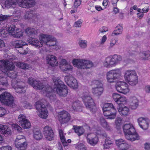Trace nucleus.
Here are the masks:
<instances>
[{"label":"nucleus","mask_w":150,"mask_h":150,"mask_svg":"<svg viewBox=\"0 0 150 150\" xmlns=\"http://www.w3.org/2000/svg\"><path fill=\"white\" fill-rule=\"evenodd\" d=\"M65 80L67 85L73 89H76L78 87L77 81L71 75L66 76Z\"/></svg>","instance_id":"19"},{"label":"nucleus","mask_w":150,"mask_h":150,"mask_svg":"<svg viewBox=\"0 0 150 150\" xmlns=\"http://www.w3.org/2000/svg\"><path fill=\"white\" fill-rule=\"evenodd\" d=\"M19 124L24 129L30 128L31 124L30 121L26 118L25 115L22 114H20L18 119Z\"/></svg>","instance_id":"17"},{"label":"nucleus","mask_w":150,"mask_h":150,"mask_svg":"<svg viewBox=\"0 0 150 150\" xmlns=\"http://www.w3.org/2000/svg\"><path fill=\"white\" fill-rule=\"evenodd\" d=\"M103 110L107 119H114L115 117L117 110L112 103H105L103 107Z\"/></svg>","instance_id":"8"},{"label":"nucleus","mask_w":150,"mask_h":150,"mask_svg":"<svg viewBox=\"0 0 150 150\" xmlns=\"http://www.w3.org/2000/svg\"><path fill=\"white\" fill-rule=\"evenodd\" d=\"M14 67V64L12 62L7 60L3 59L0 61V68L2 69V71L0 70V85L5 86H8V84L7 79L4 77L6 73L8 76L13 79L12 80L14 79H16L17 75L16 72H8L9 70L11 71L13 70Z\"/></svg>","instance_id":"1"},{"label":"nucleus","mask_w":150,"mask_h":150,"mask_svg":"<svg viewBox=\"0 0 150 150\" xmlns=\"http://www.w3.org/2000/svg\"><path fill=\"white\" fill-rule=\"evenodd\" d=\"M76 148L78 150H86L85 146L82 143H78L74 145Z\"/></svg>","instance_id":"49"},{"label":"nucleus","mask_w":150,"mask_h":150,"mask_svg":"<svg viewBox=\"0 0 150 150\" xmlns=\"http://www.w3.org/2000/svg\"><path fill=\"white\" fill-rule=\"evenodd\" d=\"M0 133L8 136L11 135L12 132L10 128L7 126L0 124Z\"/></svg>","instance_id":"29"},{"label":"nucleus","mask_w":150,"mask_h":150,"mask_svg":"<svg viewBox=\"0 0 150 150\" xmlns=\"http://www.w3.org/2000/svg\"><path fill=\"white\" fill-rule=\"evenodd\" d=\"M137 121L140 127L142 129L146 130L149 128L150 121L148 118L140 117L137 119Z\"/></svg>","instance_id":"21"},{"label":"nucleus","mask_w":150,"mask_h":150,"mask_svg":"<svg viewBox=\"0 0 150 150\" xmlns=\"http://www.w3.org/2000/svg\"><path fill=\"white\" fill-rule=\"evenodd\" d=\"M122 60L120 55L115 54L106 57L102 61V64L105 68H110L115 67Z\"/></svg>","instance_id":"6"},{"label":"nucleus","mask_w":150,"mask_h":150,"mask_svg":"<svg viewBox=\"0 0 150 150\" xmlns=\"http://www.w3.org/2000/svg\"><path fill=\"white\" fill-rule=\"evenodd\" d=\"M59 133L61 140L63 145L64 146H67L68 145L67 142L70 143L71 142V140L69 139L67 140V142L65 136L66 133H64L62 129L59 130Z\"/></svg>","instance_id":"30"},{"label":"nucleus","mask_w":150,"mask_h":150,"mask_svg":"<svg viewBox=\"0 0 150 150\" xmlns=\"http://www.w3.org/2000/svg\"><path fill=\"white\" fill-rule=\"evenodd\" d=\"M70 107V110H78L80 109L82 106V105L81 102L79 100L74 101L72 100H69L68 102Z\"/></svg>","instance_id":"26"},{"label":"nucleus","mask_w":150,"mask_h":150,"mask_svg":"<svg viewBox=\"0 0 150 150\" xmlns=\"http://www.w3.org/2000/svg\"><path fill=\"white\" fill-rule=\"evenodd\" d=\"M73 65L81 69H89L93 66V63L89 60L74 59L72 61Z\"/></svg>","instance_id":"11"},{"label":"nucleus","mask_w":150,"mask_h":150,"mask_svg":"<svg viewBox=\"0 0 150 150\" xmlns=\"http://www.w3.org/2000/svg\"><path fill=\"white\" fill-rule=\"evenodd\" d=\"M6 113V110L3 107H0V117L4 116Z\"/></svg>","instance_id":"61"},{"label":"nucleus","mask_w":150,"mask_h":150,"mask_svg":"<svg viewBox=\"0 0 150 150\" xmlns=\"http://www.w3.org/2000/svg\"><path fill=\"white\" fill-rule=\"evenodd\" d=\"M33 138L37 140L41 139L43 137L41 131L40 130H34L33 132Z\"/></svg>","instance_id":"40"},{"label":"nucleus","mask_w":150,"mask_h":150,"mask_svg":"<svg viewBox=\"0 0 150 150\" xmlns=\"http://www.w3.org/2000/svg\"><path fill=\"white\" fill-rule=\"evenodd\" d=\"M69 63L68 62H67V60L65 59H62L59 62V68L62 67V68H63V67L66 64H67Z\"/></svg>","instance_id":"53"},{"label":"nucleus","mask_w":150,"mask_h":150,"mask_svg":"<svg viewBox=\"0 0 150 150\" xmlns=\"http://www.w3.org/2000/svg\"><path fill=\"white\" fill-rule=\"evenodd\" d=\"M115 88L117 92L124 94L129 93L130 91L128 84L123 81L117 82L115 85Z\"/></svg>","instance_id":"15"},{"label":"nucleus","mask_w":150,"mask_h":150,"mask_svg":"<svg viewBox=\"0 0 150 150\" xmlns=\"http://www.w3.org/2000/svg\"><path fill=\"white\" fill-rule=\"evenodd\" d=\"M7 33V30H6L5 27L0 28V36H2L4 37V35H5Z\"/></svg>","instance_id":"57"},{"label":"nucleus","mask_w":150,"mask_h":150,"mask_svg":"<svg viewBox=\"0 0 150 150\" xmlns=\"http://www.w3.org/2000/svg\"><path fill=\"white\" fill-rule=\"evenodd\" d=\"M14 64L23 69H28L29 67V65L24 62L15 63Z\"/></svg>","instance_id":"44"},{"label":"nucleus","mask_w":150,"mask_h":150,"mask_svg":"<svg viewBox=\"0 0 150 150\" xmlns=\"http://www.w3.org/2000/svg\"><path fill=\"white\" fill-rule=\"evenodd\" d=\"M75 132L79 136H80L83 134L84 130L82 127L79 126H75L74 127Z\"/></svg>","instance_id":"39"},{"label":"nucleus","mask_w":150,"mask_h":150,"mask_svg":"<svg viewBox=\"0 0 150 150\" xmlns=\"http://www.w3.org/2000/svg\"><path fill=\"white\" fill-rule=\"evenodd\" d=\"M59 68L62 71L66 73L72 71L73 67L69 63L63 67L62 68L61 67Z\"/></svg>","instance_id":"41"},{"label":"nucleus","mask_w":150,"mask_h":150,"mask_svg":"<svg viewBox=\"0 0 150 150\" xmlns=\"http://www.w3.org/2000/svg\"><path fill=\"white\" fill-rule=\"evenodd\" d=\"M123 30L122 25H118L115 28L112 34V36L122 34Z\"/></svg>","instance_id":"35"},{"label":"nucleus","mask_w":150,"mask_h":150,"mask_svg":"<svg viewBox=\"0 0 150 150\" xmlns=\"http://www.w3.org/2000/svg\"><path fill=\"white\" fill-rule=\"evenodd\" d=\"M96 133L98 135H100L106 138L104 144H103V149H108L112 146L113 144L112 141L110 137H107L106 134H103L100 131H98Z\"/></svg>","instance_id":"22"},{"label":"nucleus","mask_w":150,"mask_h":150,"mask_svg":"<svg viewBox=\"0 0 150 150\" xmlns=\"http://www.w3.org/2000/svg\"><path fill=\"white\" fill-rule=\"evenodd\" d=\"M54 85V90L60 96L65 97L68 93L67 87L59 79L55 77L52 79Z\"/></svg>","instance_id":"5"},{"label":"nucleus","mask_w":150,"mask_h":150,"mask_svg":"<svg viewBox=\"0 0 150 150\" xmlns=\"http://www.w3.org/2000/svg\"><path fill=\"white\" fill-rule=\"evenodd\" d=\"M88 91L83 92L81 95L86 108L92 112H93L96 109V106L92 98L89 95Z\"/></svg>","instance_id":"7"},{"label":"nucleus","mask_w":150,"mask_h":150,"mask_svg":"<svg viewBox=\"0 0 150 150\" xmlns=\"http://www.w3.org/2000/svg\"><path fill=\"white\" fill-rule=\"evenodd\" d=\"M99 31L100 33H103L108 31V28L106 27L103 26L100 28Z\"/></svg>","instance_id":"62"},{"label":"nucleus","mask_w":150,"mask_h":150,"mask_svg":"<svg viewBox=\"0 0 150 150\" xmlns=\"http://www.w3.org/2000/svg\"><path fill=\"white\" fill-rule=\"evenodd\" d=\"M45 59L47 64L52 67L57 66L58 64L57 58L54 55L49 54L47 55Z\"/></svg>","instance_id":"25"},{"label":"nucleus","mask_w":150,"mask_h":150,"mask_svg":"<svg viewBox=\"0 0 150 150\" xmlns=\"http://www.w3.org/2000/svg\"><path fill=\"white\" fill-rule=\"evenodd\" d=\"M26 141L25 137L22 135H18L17 136L15 141V144L18 146V143Z\"/></svg>","instance_id":"46"},{"label":"nucleus","mask_w":150,"mask_h":150,"mask_svg":"<svg viewBox=\"0 0 150 150\" xmlns=\"http://www.w3.org/2000/svg\"><path fill=\"white\" fill-rule=\"evenodd\" d=\"M43 133L45 138L47 140L50 141L54 139V133L50 127H45L44 128Z\"/></svg>","instance_id":"23"},{"label":"nucleus","mask_w":150,"mask_h":150,"mask_svg":"<svg viewBox=\"0 0 150 150\" xmlns=\"http://www.w3.org/2000/svg\"><path fill=\"white\" fill-rule=\"evenodd\" d=\"M82 21L81 20H79L76 22L74 24V26L75 27H80L81 26Z\"/></svg>","instance_id":"59"},{"label":"nucleus","mask_w":150,"mask_h":150,"mask_svg":"<svg viewBox=\"0 0 150 150\" xmlns=\"http://www.w3.org/2000/svg\"><path fill=\"white\" fill-rule=\"evenodd\" d=\"M144 90L146 93H149L150 92V85H147L146 86Z\"/></svg>","instance_id":"64"},{"label":"nucleus","mask_w":150,"mask_h":150,"mask_svg":"<svg viewBox=\"0 0 150 150\" xmlns=\"http://www.w3.org/2000/svg\"><path fill=\"white\" fill-rule=\"evenodd\" d=\"M0 150H12V148L11 146H5L0 147Z\"/></svg>","instance_id":"60"},{"label":"nucleus","mask_w":150,"mask_h":150,"mask_svg":"<svg viewBox=\"0 0 150 150\" xmlns=\"http://www.w3.org/2000/svg\"><path fill=\"white\" fill-rule=\"evenodd\" d=\"M124 78L132 86L136 85L138 82V77L135 71L128 70L124 73Z\"/></svg>","instance_id":"10"},{"label":"nucleus","mask_w":150,"mask_h":150,"mask_svg":"<svg viewBox=\"0 0 150 150\" xmlns=\"http://www.w3.org/2000/svg\"><path fill=\"white\" fill-rule=\"evenodd\" d=\"M39 40L37 39L32 38V43L38 48L42 47L43 45L50 47L52 41H55V38L53 36L48 34H40L38 36Z\"/></svg>","instance_id":"3"},{"label":"nucleus","mask_w":150,"mask_h":150,"mask_svg":"<svg viewBox=\"0 0 150 150\" xmlns=\"http://www.w3.org/2000/svg\"><path fill=\"white\" fill-rule=\"evenodd\" d=\"M18 146H17L16 144H15L16 147L19 149L24 150L25 149L27 146V143L26 141L19 142L18 143Z\"/></svg>","instance_id":"45"},{"label":"nucleus","mask_w":150,"mask_h":150,"mask_svg":"<svg viewBox=\"0 0 150 150\" xmlns=\"http://www.w3.org/2000/svg\"><path fill=\"white\" fill-rule=\"evenodd\" d=\"M117 42V40L115 38H113L111 39L110 41V45L108 47L110 49L112 48Z\"/></svg>","instance_id":"52"},{"label":"nucleus","mask_w":150,"mask_h":150,"mask_svg":"<svg viewBox=\"0 0 150 150\" xmlns=\"http://www.w3.org/2000/svg\"><path fill=\"white\" fill-rule=\"evenodd\" d=\"M11 85L16 91L19 93H24L26 91L25 84L20 79H13L11 81Z\"/></svg>","instance_id":"14"},{"label":"nucleus","mask_w":150,"mask_h":150,"mask_svg":"<svg viewBox=\"0 0 150 150\" xmlns=\"http://www.w3.org/2000/svg\"><path fill=\"white\" fill-rule=\"evenodd\" d=\"M14 98L9 93L5 92L0 95V102L4 105H13Z\"/></svg>","instance_id":"13"},{"label":"nucleus","mask_w":150,"mask_h":150,"mask_svg":"<svg viewBox=\"0 0 150 150\" xmlns=\"http://www.w3.org/2000/svg\"><path fill=\"white\" fill-rule=\"evenodd\" d=\"M51 44L53 45H52L51 46H53L54 47V48L56 50H58L59 49L60 47L58 45V43L56 39L55 38V41H52V43H51Z\"/></svg>","instance_id":"54"},{"label":"nucleus","mask_w":150,"mask_h":150,"mask_svg":"<svg viewBox=\"0 0 150 150\" xmlns=\"http://www.w3.org/2000/svg\"><path fill=\"white\" fill-rule=\"evenodd\" d=\"M123 128L125 136L131 133H134L135 132V130L134 126L131 124H125L123 126Z\"/></svg>","instance_id":"27"},{"label":"nucleus","mask_w":150,"mask_h":150,"mask_svg":"<svg viewBox=\"0 0 150 150\" xmlns=\"http://www.w3.org/2000/svg\"><path fill=\"white\" fill-rule=\"evenodd\" d=\"M120 95L117 93H114L112 95V97L114 100L117 103V101L120 98Z\"/></svg>","instance_id":"56"},{"label":"nucleus","mask_w":150,"mask_h":150,"mask_svg":"<svg viewBox=\"0 0 150 150\" xmlns=\"http://www.w3.org/2000/svg\"><path fill=\"white\" fill-rule=\"evenodd\" d=\"M94 83L96 87L92 88V92L95 95L99 96L102 94L103 91V84L101 81L98 80L95 81Z\"/></svg>","instance_id":"16"},{"label":"nucleus","mask_w":150,"mask_h":150,"mask_svg":"<svg viewBox=\"0 0 150 150\" xmlns=\"http://www.w3.org/2000/svg\"><path fill=\"white\" fill-rule=\"evenodd\" d=\"M140 59L142 60H148L150 59V51L143 52L139 54Z\"/></svg>","instance_id":"34"},{"label":"nucleus","mask_w":150,"mask_h":150,"mask_svg":"<svg viewBox=\"0 0 150 150\" xmlns=\"http://www.w3.org/2000/svg\"><path fill=\"white\" fill-rule=\"evenodd\" d=\"M107 39V37L106 35H103L101 38V41L99 44V46L100 47L102 46L105 44L106 41Z\"/></svg>","instance_id":"55"},{"label":"nucleus","mask_w":150,"mask_h":150,"mask_svg":"<svg viewBox=\"0 0 150 150\" xmlns=\"http://www.w3.org/2000/svg\"><path fill=\"white\" fill-rule=\"evenodd\" d=\"M129 107L132 109H136L139 105V101L135 96L130 97L129 99Z\"/></svg>","instance_id":"28"},{"label":"nucleus","mask_w":150,"mask_h":150,"mask_svg":"<svg viewBox=\"0 0 150 150\" xmlns=\"http://www.w3.org/2000/svg\"><path fill=\"white\" fill-rule=\"evenodd\" d=\"M23 8H29L36 4L35 0H5V5L7 8H15L17 4Z\"/></svg>","instance_id":"4"},{"label":"nucleus","mask_w":150,"mask_h":150,"mask_svg":"<svg viewBox=\"0 0 150 150\" xmlns=\"http://www.w3.org/2000/svg\"><path fill=\"white\" fill-rule=\"evenodd\" d=\"M79 44L81 48H85L87 46V41L85 40H79Z\"/></svg>","instance_id":"48"},{"label":"nucleus","mask_w":150,"mask_h":150,"mask_svg":"<svg viewBox=\"0 0 150 150\" xmlns=\"http://www.w3.org/2000/svg\"><path fill=\"white\" fill-rule=\"evenodd\" d=\"M12 128L16 130L19 132H22V128L18 124H13L11 125Z\"/></svg>","instance_id":"51"},{"label":"nucleus","mask_w":150,"mask_h":150,"mask_svg":"<svg viewBox=\"0 0 150 150\" xmlns=\"http://www.w3.org/2000/svg\"><path fill=\"white\" fill-rule=\"evenodd\" d=\"M35 106L38 110V116L43 119H47L48 115V111L45 105L40 101L36 102Z\"/></svg>","instance_id":"12"},{"label":"nucleus","mask_w":150,"mask_h":150,"mask_svg":"<svg viewBox=\"0 0 150 150\" xmlns=\"http://www.w3.org/2000/svg\"><path fill=\"white\" fill-rule=\"evenodd\" d=\"M16 28L15 26L13 25H8L6 27V29L7 31L12 36Z\"/></svg>","instance_id":"42"},{"label":"nucleus","mask_w":150,"mask_h":150,"mask_svg":"<svg viewBox=\"0 0 150 150\" xmlns=\"http://www.w3.org/2000/svg\"><path fill=\"white\" fill-rule=\"evenodd\" d=\"M27 35L29 37H32L37 33V31L33 28H28L25 30Z\"/></svg>","instance_id":"38"},{"label":"nucleus","mask_w":150,"mask_h":150,"mask_svg":"<svg viewBox=\"0 0 150 150\" xmlns=\"http://www.w3.org/2000/svg\"><path fill=\"white\" fill-rule=\"evenodd\" d=\"M115 123L116 128L117 129H120L122 124V118L121 117H117L115 120Z\"/></svg>","instance_id":"50"},{"label":"nucleus","mask_w":150,"mask_h":150,"mask_svg":"<svg viewBox=\"0 0 150 150\" xmlns=\"http://www.w3.org/2000/svg\"><path fill=\"white\" fill-rule=\"evenodd\" d=\"M118 110L121 115L127 116L129 114V109L126 106L124 107H119L117 108Z\"/></svg>","instance_id":"31"},{"label":"nucleus","mask_w":150,"mask_h":150,"mask_svg":"<svg viewBox=\"0 0 150 150\" xmlns=\"http://www.w3.org/2000/svg\"><path fill=\"white\" fill-rule=\"evenodd\" d=\"M35 13L33 11H27L25 13L24 18L25 19L30 20L31 19H34L36 17Z\"/></svg>","instance_id":"37"},{"label":"nucleus","mask_w":150,"mask_h":150,"mask_svg":"<svg viewBox=\"0 0 150 150\" xmlns=\"http://www.w3.org/2000/svg\"><path fill=\"white\" fill-rule=\"evenodd\" d=\"M122 76L121 69L119 68H116L110 70L106 74V79L107 82L109 83H112L120 78Z\"/></svg>","instance_id":"9"},{"label":"nucleus","mask_w":150,"mask_h":150,"mask_svg":"<svg viewBox=\"0 0 150 150\" xmlns=\"http://www.w3.org/2000/svg\"><path fill=\"white\" fill-rule=\"evenodd\" d=\"M23 33L21 29L17 28L12 36L14 37L20 38L23 36Z\"/></svg>","instance_id":"43"},{"label":"nucleus","mask_w":150,"mask_h":150,"mask_svg":"<svg viewBox=\"0 0 150 150\" xmlns=\"http://www.w3.org/2000/svg\"><path fill=\"white\" fill-rule=\"evenodd\" d=\"M81 0H75L74 3V5L76 7H77L80 6L81 4Z\"/></svg>","instance_id":"63"},{"label":"nucleus","mask_w":150,"mask_h":150,"mask_svg":"<svg viewBox=\"0 0 150 150\" xmlns=\"http://www.w3.org/2000/svg\"><path fill=\"white\" fill-rule=\"evenodd\" d=\"M125 137L127 139L131 141L138 140L139 138V137L136 132L134 133H131L129 135H126Z\"/></svg>","instance_id":"33"},{"label":"nucleus","mask_w":150,"mask_h":150,"mask_svg":"<svg viewBox=\"0 0 150 150\" xmlns=\"http://www.w3.org/2000/svg\"><path fill=\"white\" fill-rule=\"evenodd\" d=\"M115 143L120 150H127L130 147V145L125 140L120 139L115 140Z\"/></svg>","instance_id":"20"},{"label":"nucleus","mask_w":150,"mask_h":150,"mask_svg":"<svg viewBox=\"0 0 150 150\" xmlns=\"http://www.w3.org/2000/svg\"><path fill=\"white\" fill-rule=\"evenodd\" d=\"M98 131H100L101 132L100 130H98L96 132L97 135L94 133H90L87 135L86 137L87 142L91 146H94L98 144L99 138L97 136L98 134L96 132Z\"/></svg>","instance_id":"18"},{"label":"nucleus","mask_w":150,"mask_h":150,"mask_svg":"<svg viewBox=\"0 0 150 150\" xmlns=\"http://www.w3.org/2000/svg\"><path fill=\"white\" fill-rule=\"evenodd\" d=\"M127 102V98L124 96H121L119 98L118 100L117 101V103L118 105L121 104H126Z\"/></svg>","instance_id":"47"},{"label":"nucleus","mask_w":150,"mask_h":150,"mask_svg":"<svg viewBox=\"0 0 150 150\" xmlns=\"http://www.w3.org/2000/svg\"><path fill=\"white\" fill-rule=\"evenodd\" d=\"M12 45L16 48H21L23 46L27 45L25 42H23L22 40L14 41L11 42Z\"/></svg>","instance_id":"32"},{"label":"nucleus","mask_w":150,"mask_h":150,"mask_svg":"<svg viewBox=\"0 0 150 150\" xmlns=\"http://www.w3.org/2000/svg\"><path fill=\"white\" fill-rule=\"evenodd\" d=\"M18 50V52L20 54H26L28 52V49H26L25 50H23V48L21 47Z\"/></svg>","instance_id":"58"},{"label":"nucleus","mask_w":150,"mask_h":150,"mask_svg":"<svg viewBox=\"0 0 150 150\" xmlns=\"http://www.w3.org/2000/svg\"><path fill=\"white\" fill-rule=\"evenodd\" d=\"M100 124L107 131L111 130V127L103 118H101L100 120Z\"/></svg>","instance_id":"36"},{"label":"nucleus","mask_w":150,"mask_h":150,"mask_svg":"<svg viewBox=\"0 0 150 150\" xmlns=\"http://www.w3.org/2000/svg\"><path fill=\"white\" fill-rule=\"evenodd\" d=\"M70 114L66 111L63 110L59 113V119L62 123L68 122L70 119Z\"/></svg>","instance_id":"24"},{"label":"nucleus","mask_w":150,"mask_h":150,"mask_svg":"<svg viewBox=\"0 0 150 150\" xmlns=\"http://www.w3.org/2000/svg\"><path fill=\"white\" fill-rule=\"evenodd\" d=\"M28 83L34 88L36 89L41 90L43 89L42 92L43 95L48 98L52 101L55 99V95L53 94L52 90L49 85H46L45 87L40 81H37L32 78L28 79Z\"/></svg>","instance_id":"2"}]
</instances>
